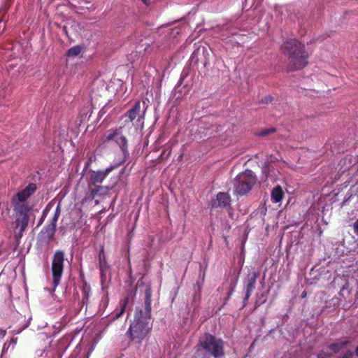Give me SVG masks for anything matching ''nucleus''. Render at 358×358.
<instances>
[{
    "instance_id": "nucleus-25",
    "label": "nucleus",
    "mask_w": 358,
    "mask_h": 358,
    "mask_svg": "<svg viewBox=\"0 0 358 358\" xmlns=\"http://www.w3.org/2000/svg\"><path fill=\"white\" fill-rule=\"evenodd\" d=\"M322 353L319 354V355H318V358H322Z\"/></svg>"
},
{
    "instance_id": "nucleus-21",
    "label": "nucleus",
    "mask_w": 358,
    "mask_h": 358,
    "mask_svg": "<svg viewBox=\"0 0 358 358\" xmlns=\"http://www.w3.org/2000/svg\"><path fill=\"white\" fill-rule=\"evenodd\" d=\"M353 228L354 232L358 236V219L355 222Z\"/></svg>"
},
{
    "instance_id": "nucleus-6",
    "label": "nucleus",
    "mask_w": 358,
    "mask_h": 358,
    "mask_svg": "<svg viewBox=\"0 0 358 358\" xmlns=\"http://www.w3.org/2000/svg\"><path fill=\"white\" fill-rule=\"evenodd\" d=\"M64 255L62 251H57L52 259V284L55 289L60 282L64 268Z\"/></svg>"
},
{
    "instance_id": "nucleus-1",
    "label": "nucleus",
    "mask_w": 358,
    "mask_h": 358,
    "mask_svg": "<svg viewBox=\"0 0 358 358\" xmlns=\"http://www.w3.org/2000/svg\"><path fill=\"white\" fill-rule=\"evenodd\" d=\"M36 189L35 184H29L13 198L12 202L17 217L16 227H20L22 229L27 227L29 222V212L31 208L27 200L34 193Z\"/></svg>"
},
{
    "instance_id": "nucleus-13",
    "label": "nucleus",
    "mask_w": 358,
    "mask_h": 358,
    "mask_svg": "<svg viewBox=\"0 0 358 358\" xmlns=\"http://www.w3.org/2000/svg\"><path fill=\"white\" fill-rule=\"evenodd\" d=\"M99 267L101 273H103L108 268V264L106 260L104 250L102 248L99 254Z\"/></svg>"
},
{
    "instance_id": "nucleus-20",
    "label": "nucleus",
    "mask_w": 358,
    "mask_h": 358,
    "mask_svg": "<svg viewBox=\"0 0 358 358\" xmlns=\"http://www.w3.org/2000/svg\"><path fill=\"white\" fill-rule=\"evenodd\" d=\"M269 167L268 166H264L262 169V172L265 174V177H268V171H269Z\"/></svg>"
},
{
    "instance_id": "nucleus-24",
    "label": "nucleus",
    "mask_w": 358,
    "mask_h": 358,
    "mask_svg": "<svg viewBox=\"0 0 358 358\" xmlns=\"http://www.w3.org/2000/svg\"><path fill=\"white\" fill-rule=\"evenodd\" d=\"M10 342H11V343L15 345L16 343V339L13 338V339H11Z\"/></svg>"
},
{
    "instance_id": "nucleus-11",
    "label": "nucleus",
    "mask_w": 358,
    "mask_h": 358,
    "mask_svg": "<svg viewBox=\"0 0 358 358\" xmlns=\"http://www.w3.org/2000/svg\"><path fill=\"white\" fill-rule=\"evenodd\" d=\"M284 192L280 185L275 186L271 191V200L274 203H279L283 199Z\"/></svg>"
},
{
    "instance_id": "nucleus-12",
    "label": "nucleus",
    "mask_w": 358,
    "mask_h": 358,
    "mask_svg": "<svg viewBox=\"0 0 358 358\" xmlns=\"http://www.w3.org/2000/svg\"><path fill=\"white\" fill-rule=\"evenodd\" d=\"M140 113H141V103L139 101H137L135 103L133 108L129 110L128 117L131 121H133L138 116L140 115Z\"/></svg>"
},
{
    "instance_id": "nucleus-3",
    "label": "nucleus",
    "mask_w": 358,
    "mask_h": 358,
    "mask_svg": "<svg viewBox=\"0 0 358 358\" xmlns=\"http://www.w3.org/2000/svg\"><path fill=\"white\" fill-rule=\"evenodd\" d=\"M151 327L149 325V321L146 317H142L141 309L136 308L135 310L134 320L130 324L127 335L131 341L141 343L147 336Z\"/></svg>"
},
{
    "instance_id": "nucleus-22",
    "label": "nucleus",
    "mask_w": 358,
    "mask_h": 358,
    "mask_svg": "<svg viewBox=\"0 0 358 358\" xmlns=\"http://www.w3.org/2000/svg\"><path fill=\"white\" fill-rule=\"evenodd\" d=\"M0 334L2 337H4L6 335V331L1 330Z\"/></svg>"
},
{
    "instance_id": "nucleus-2",
    "label": "nucleus",
    "mask_w": 358,
    "mask_h": 358,
    "mask_svg": "<svg viewBox=\"0 0 358 358\" xmlns=\"http://www.w3.org/2000/svg\"><path fill=\"white\" fill-rule=\"evenodd\" d=\"M282 49L289 57V70H298L304 68L308 64V55L303 44L296 39H289L284 42Z\"/></svg>"
},
{
    "instance_id": "nucleus-7",
    "label": "nucleus",
    "mask_w": 358,
    "mask_h": 358,
    "mask_svg": "<svg viewBox=\"0 0 358 358\" xmlns=\"http://www.w3.org/2000/svg\"><path fill=\"white\" fill-rule=\"evenodd\" d=\"M106 141H110L114 140L122 150L127 148V140L125 136L122 134V128L114 130H109L105 135Z\"/></svg>"
},
{
    "instance_id": "nucleus-17",
    "label": "nucleus",
    "mask_w": 358,
    "mask_h": 358,
    "mask_svg": "<svg viewBox=\"0 0 358 358\" xmlns=\"http://www.w3.org/2000/svg\"><path fill=\"white\" fill-rule=\"evenodd\" d=\"M150 311H151L150 301L149 300H147L146 303H145V313L144 315L142 314V317H146L147 321H149V322L150 320Z\"/></svg>"
},
{
    "instance_id": "nucleus-23",
    "label": "nucleus",
    "mask_w": 358,
    "mask_h": 358,
    "mask_svg": "<svg viewBox=\"0 0 358 358\" xmlns=\"http://www.w3.org/2000/svg\"><path fill=\"white\" fill-rule=\"evenodd\" d=\"M142 1H143L145 5H149V3H150V0H142Z\"/></svg>"
},
{
    "instance_id": "nucleus-5",
    "label": "nucleus",
    "mask_w": 358,
    "mask_h": 358,
    "mask_svg": "<svg viewBox=\"0 0 358 358\" xmlns=\"http://www.w3.org/2000/svg\"><path fill=\"white\" fill-rule=\"evenodd\" d=\"M200 346L214 358L224 356V343L221 339L216 338L210 334H206L199 340Z\"/></svg>"
},
{
    "instance_id": "nucleus-4",
    "label": "nucleus",
    "mask_w": 358,
    "mask_h": 358,
    "mask_svg": "<svg viewBox=\"0 0 358 358\" xmlns=\"http://www.w3.org/2000/svg\"><path fill=\"white\" fill-rule=\"evenodd\" d=\"M256 176L250 170L239 173L235 178L234 192L239 195L248 193L256 183Z\"/></svg>"
},
{
    "instance_id": "nucleus-19",
    "label": "nucleus",
    "mask_w": 358,
    "mask_h": 358,
    "mask_svg": "<svg viewBox=\"0 0 358 358\" xmlns=\"http://www.w3.org/2000/svg\"><path fill=\"white\" fill-rule=\"evenodd\" d=\"M274 131H275V129L273 128L264 129L259 134V136H264L268 135L269 134L273 132Z\"/></svg>"
},
{
    "instance_id": "nucleus-18",
    "label": "nucleus",
    "mask_w": 358,
    "mask_h": 358,
    "mask_svg": "<svg viewBox=\"0 0 358 358\" xmlns=\"http://www.w3.org/2000/svg\"><path fill=\"white\" fill-rule=\"evenodd\" d=\"M127 303H128L127 299H124L122 301H121L122 308H121L120 311L115 316L117 318L120 317L123 314Z\"/></svg>"
},
{
    "instance_id": "nucleus-8",
    "label": "nucleus",
    "mask_w": 358,
    "mask_h": 358,
    "mask_svg": "<svg viewBox=\"0 0 358 358\" xmlns=\"http://www.w3.org/2000/svg\"><path fill=\"white\" fill-rule=\"evenodd\" d=\"M258 274L255 271L249 272L244 280L245 289V297L244 301L248 300L252 292L255 289L257 278Z\"/></svg>"
},
{
    "instance_id": "nucleus-10",
    "label": "nucleus",
    "mask_w": 358,
    "mask_h": 358,
    "mask_svg": "<svg viewBox=\"0 0 358 358\" xmlns=\"http://www.w3.org/2000/svg\"><path fill=\"white\" fill-rule=\"evenodd\" d=\"M230 203V196L228 194L220 192L217 194L216 199L213 201V207H226Z\"/></svg>"
},
{
    "instance_id": "nucleus-9",
    "label": "nucleus",
    "mask_w": 358,
    "mask_h": 358,
    "mask_svg": "<svg viewBox=\"0 0 358 358\" xmlns=\"http://www.w3.org/2000/svg\"><path fill=\"white\" fill-rule=\"evenodd\" d=\"M113 169V166H110L103 171H93L90 176L92 183L93 185L101 183Z\"/></svg>"
},
{
    "instance_id": "nucleus-15",
    "label": "nucleus",
    "mask_w": 358,
    "mask_h": 358,
    "mask_svg": "<svg viewBox=\"0 0 358 358\" xmlns=\"http://www.w3.org/2000/svg\"><path fill=\"white\" fill-rule=\"evenodd\" d=\"M83 48L80 45H76V46H73L72 48H71L68 52H67V56L68 57H76L78 55H79L82 51Z\"/></svg>"
},
{
    "instance_id": "nucleus-26",
    "label": "nucleus",
    "mask_w": 358,
    "mask_h": 358,
    "mask_svg": "<svg viewBox=\"0 0 358 358\" xmlns=\"http://www.w3.org/2000/svg\"><path fill=\"white\" fill-rule=\"evenodd\" d=\"M356 355H357V357H358V347H357V349H356Z\"/></svg>"
},
{
    "instance_id": "nucleus-27",
    "label": "nucleus",
    "mask_w": 358,
    "mask_h": 358,
    "mask_svg": "<svg viewBox=\"0 0 358 358\" xmlns=\"http://www.w3.org/2000/svg\"><path fill=\"white\" fill-rule=\"evenodd\" d=\"M357 296H358V291H357Z\"/></svg>"
},
{
    "instance_id": "nucleus-16",
    "label": "nucleus",
    "mask_w": 358,
    "mask_h": 358,
    "mask_svg": "<svg viewBox=\"0 0 358 358\" xmlns=\"http://www.w3.org/2000/svg\"><path fill=\"white\" fill-rule=\"evenodd\" d=\"M346 342H341L339 343H333L329 345V348L334 351V352H337L340 351L345 345Z\"/></svg>"
},
{
    "instance_id": "nucleus-14",
    "label": "nucleus",
    "mask_w": 358,
    "mask_h": 358,
    "mask_svg": "<svg viewBox=\"0 0 358 358\" xmlns=\"http://www.w3.org/2000/svg\"><path fill=\"white\" fill-rule=\"evenodd\" d=\"M60 213H61V207H60V204L59 203L55 209L54 216L50 221V226H51L52 230L55 229L57 220L60 215Z\"/></svg>"
}]
</instances>
